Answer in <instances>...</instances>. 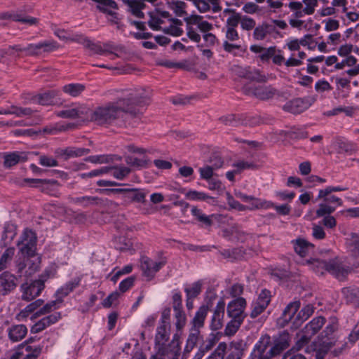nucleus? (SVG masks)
<instances>
[{"label": "nucleus", "instance_id": "nucleus-1", "mask_svg": "<svg viewBox=\"0 0 359 359\" xmlns=\"http://www.w3.org/2000/svg\"><path fill=\"white\" fill-rule=\"evenodd\" d=\"M147 97L142 89L127 90L116 102L97 108L93 113L92 118L99 124L111 123L119 118L123 112H135L133 104H139Z\"/></svg>", "mask_w": 359, "mask_h": 359}, {"label": "nucleus", "instance_id": "nucleus-50", "mask_svg": "<svg viewBox=\"0 0 359 359\" xmlns=\"http://www.w3.org/2000/svg\"><path fill=\"white\" fill-rule=\"evenodd\" d=\"M290 110L292 113H301L307 108V104L300 98L295 99L290 102Z\"/></svg>", "mask_w": 359, "mask_h": 359}, {"label": "nucleus", "instance_id": "nucleus-41", "mask_svg": "<svg viewBox=\"0 0 359 359\" xmlns=\"http://www.w3.org/2000/svg\"><path fill=\"white\" fill-rule=\"evenodd\" d=\"M236 196L239 198L240 199H241L244 202H246V203H250V206L248 207L249 209L250 210H252V209H259V208H262V206H256L255 204L257 203L256 202H259L260 203H262L264 202V200H261L259 198H254L251 196H248L245 194H243L241 192H236Z\"/></svg>", "mask_w": 359, "mask_h": 359}, {"label": "nucleus", "instance_id": "nucleus-54", "mask_svg": "<svg viewBox=\"0 0 359 359\" xmlns=\"http://www.w3.org/2000/svg\"><path fill=\"white\" fill-rule=\"evenodd\" d=\"M318 200H323L326 203L336 206V208L338 206H341L343 204L342 200L341 198L330 194H327L325 196H323L320 198H318V195L316 197V201Z\"/></svg>", "mask_w": 359, "mask_h": 359}, {"label": "nucleus", "instance_id": "nucleus-12", "mask_svg": "<svg viewBox=\"0 0 359 359\" xmlns=\"http://www.w3.org/2000/svg\"><path fill=\"white\" fill-rule=\"evenodd\" d=\"M271 302V293L267 290H262L257 299L252 303L250 316L255 318L262 313Z\"/></svg>", "mask_w": 359, "mask_h": 359}, {"label": "nucleus", "instance_id": "nucleus-9", "mask_svg": "<svg viewBox=\"0 0 359 359\" xmlns=\"http://www.w3.org/2000/svg\"><path fill=\"white\" fill-rule=\"evenodd\" d=\"M180 335L175 334L169 343H165L163 346L156 349L159 354L163 357H169L171 359H178L181 352V343Z\"/></svg>", "mask_w": 359, "mask_h": 359}, {"label": "nucleus", "instance_id": "nucleus-62", "mask_svg": "<svg viewBox=\"0 0 359 359\" xmlns=\"http://www.w3.org/2000/svg\"><path fill=\"white\" fill-rule=\"evenodd\" d=\"M86 161L92 163L102 164L109 163L111 161V158L108 155H95L88 156Z\"/></svg>", "mask_w": 359, "mask_h": 359}, {"label": "nucleus", "instance_id": "nucleus-19", "mask_svg": "<svg viewBox=\"0 0 359 359\" xmlns=\"http://www.w3.org/2000/svg\"><path fill=\"white\" fill-rule=\"evenodd\" d=\"M60 318L61 313L60 312L53 313L39 320L32 326L31 330L34 333L40 332L51 325L56 323Z\"/></svg>", "mask_w": 359, "mask_h": 359}, {"label": "nucleus", "instance_id": "nucleus-53", "mask_svg": "<svg viewBox=\"0 0 359 359\" xmlns=\"http://www.w3.org/2000/svg\"><path fill=\"white\" fill-rule=\"evenodd\" d=\"M226 344L224 342H221L218 344L217 348L215 351L209 355L206 359H224L226 350Z\"/></svg>", "mask_w": 359, "mask_h": 359}, {"label": "nucleus", "instance_id": "nucleus-59", "mask_svg": "<svg viewBox=\"0 0 359 359\" xmlns=\"http://www.w3.org/2000/svg\"><path fill=\"white\" fill-rule=\"evenodd\" d=\"M112 169L113 176L118 180H123L130 172V168L125 166H117Z\"/></svg>", "mask_w": 359, "mask_h": 359}, {"label": "nucleus", "instance_id": "nucleus-51", "mask_svg": "<svg viewBox=\"0 0 359 359\" xmlns=\"http://www.w3.org/2000/svg\"><path fill=\"white\" fill-rule=\"evenodd\" d=\"M185 196L187 199L191 201H206L207 199L210 198V197L205 193L195 190H190L186 192Z\"/></svg>", "mask_w": 359, "mask_h": 359}, {"label": "nucleus", "instance_id": "nucleus-15", "mask_svg": "<svg viewBox=\"0 0 359 359\" xmlns=\"http://www.w3.org/2000/svg\"><path fill=\"white\" fill-rule=\"evenodd\" d=\"M225 306L226 304L224 299H220L214 309L211 318L210 327L212 330L216 331L222 327Z\"/></svg>", "mask_w": 359, "mask_h": 359}, {"label": "nucleus", "instance_id": "nucleus-46", "mask_svg": "<svg viewBox=\"0 0 359 359\" xmlns=\"http://www.w3.org/2000/svg\"><path fill=\"white\" fill-rule=\"evenodd\" d=\"M336 210V206L329 205L325 202L319 204L318 209L316 210L317 217H325L330 215Z\"/></svg>", "mask_w": 359, "mask_h": 359}, {"label": "nucleus", "instance_id": "nucleus-20", "mask_svg": "<svg viewBox=\"0 0 359 359\" xmlns=\"http://www.w3.org/2000/svg\"><path fill=\"white\" fill-rule=\"evenodd\" d=\"M87 109L79 105H74L57 112V116L64 118H76L87 113Z\"/></svg>", "mask_w": 359, "mask_h": 359}, {"label": "nucleus", "instance_id": "nucleus-10", "mask_svg": "<svg viewBox=\"0 0 359 359\" xmlns=\"http://www.w3.org/2000/svg\"><path fill=\"white\" fill-rule=\"evenodd\" d=\"M36 242V236L35 233L30 229H25L18 245L20 246V250L22 254L32 256L35 251Z\"/></svg>", "mask_w": 359, "mask_h": 359}, {"label": "nucleus", "instance_id": "nucleus-23", "mask_svg": "<svg viewBox=\"0 0 359 359\" xmlns=\"http://www.w3.org/2000/svg\"><path fill=\"white\" fill-rule=\"evenodd\" d=\"M170 339V327L158 326L156 330L154 337V348L163 346Z\"/></svg>", "mask_w": 359, "mask_h": 359}, {"label": "nucleus", "instance_id": "nucleus-30", "mask_svg": "<svg viewBox=\"0 0 359 359\" xmlns=\"http://www.w3.org/2000/svg\"><path fill=\"white\" fill-rule=\"evenodd\" d=\"M43 304V301L41 299L36 300L27 305L23 310H22L16 316L19 321L24 320L28 316L34 312L36 309L41 307Z\"/></svg>", "mask_w": 359, "mask_h": 359}, {"label": "nucleus", "instance_id": "nucleus-4", "mask_svg": "<svg viewBox=\"0 0 359 359\" xmlns=\"http://www.w3.org/2000/svg\"><path fill=\"white\" fill-rule=\"evenodd\" d=\"M186 22L187 35L190 40L194 42L199 43L201 36L194 26L197 28L203 34L210 32L213 29V25L207 20H205L203 17L196 14H192L184 18Z\"/></svg>", "mask_w": 359, "mask_h": 359}, {"label": "nucleus", "instance_id": "nucleus-37", "mask_svg": "<svg viewBox=\"0 0 359 359\" xmlns=\"http://www.w3.org/2000/svg\"><path fill=\"white\" fill-rule=\"evenodd\" d=\"M306 57V53L304 51H299L296 57L294 53L291 54L290 57L285 62L287 67H298L302 65L303 60Z\"/></svg>", "mask_w": 359, "mask_h": 359}, {"label": "nucleus", "instance_id": "nucleus-55", "mask_svg": "<svg viewBox=\"0 0 359 359\" xmlns=\"http://www.w3.org/2000/svg\"><path fill=\"white\" fill-rule=\"evenodd\" d=\"M240 24L242 29L250 31L255 28L256 22L253 18L247 15H241Z\"/></svg>", "mask_w": 359, "mask_h": 359}, {"label": "nucleus", "instance_id": "nucleus-36", "mask_svg": "<svg viewBox=\"0 0 359 359\" xmlns=\"http://www.w3.org/2000/svg\"><path fill=\"white\" fill-rule=\"evenodd\" d=\"M203 282L198 280L184 288L187 297L196 298L201 292Z\"/></svg>", "mask_w": 359, "mask_h": 359}, {"label": "nucleus", "instance_id": "nucleus-52", "mask_svg": "<svg viewBox=\"0 0 359 359\" xmlns=\"http://www.w3.org/2000/svg\"><path fill=\"white\" fill-rule=\"evenodd\" d=\"M15 252L13 248L6 250L0 258V271L6 268L8 262L12 259Z\"/></svg>", "mask_w": 359, "mask_h": 359}, {"label": "nucleus", "instance_id": "nucleus-61", "mask_svg": "<svg viewBox=\"0 0 359 359\" xmlns=\"http://www.w3.org/2000/svg\"><path fill=\"white\" fill-rule=\"evenodd\" d=\"M346 190V187L341 186H329L325 189H320L318 191V198L325 196L327 194H331L332 192L342 191Z\"/></svg>", "mask_w": 359, "mask_h": 359}, {"label": "nucleus", "instance_id": "nucleus-11", "mask_svg": "<svg viewBox=\"0 0 359 359\" xmlns=\"http://www.w3.org/2000/svg\"><path fill=\"white\" fill-rule=\"evenodd\" d=\"M96 4V8L100 12L106 14L108 19L114 24L119 22V18L117 13L118 9L116 3L114 0H92Z\"/></svg>", "mask_w": 359, "mask_h": 359}, {"label": "nucleus", "instance_id": "nucleus-64", "mask_svg": "<svg viewBox=\"0 0 359 359\" xmlns=\"http://www.w3.org/2000/svg\"><path fill=\"white\" fill-rule=\"evenodd\" d=\"M286 135L289 137L294 139H304L307 137L308 136L307 133L300 128H293L290 131L287 132Z\"/></svg>", "mask_w": 359, "mask_h": 359}, {"label": "nucleus", "instance_id": "nucleus-17", "mask_svg": "<svg viewBox=\"0 0 359 359\" xmlns=\"http://www.w3.org/2000/svg\"><path fill=\"white\" fill-rule=\"evenodd\" d=\"M16 286V278L14 275L9 272H4L0 275V295L8 294Z\"/></svg>", "mask_w": 359, "mask_h": 359}, {"label": "nucleus", "instance_id": "nucleus-8", "mask_svg": "<svg viewBox=\"0 0 359 359\" xmlns=\"http://www.w3.org/2000/svg\"><path fill=\"white\" fill-rule=\"evenodd\" d=\"M318 6V0H302V1H290L287 7L292 12V16L303 18L313 15Z\"/></svg>", "mask_w": 359, "mask_h": 359}, {"label": "nucleus", "instance_id": "nucleus-58", "mask_svg": "<svg viewBox=\"0 0 359 359\" xmlns=\"http://www.w3.org/2000/svg\"><path fill=\"white\" fill-rule=\"evenodd\" d=\"M323 24H324V29L326 32H330L336 31L339 27V20L334 18H327L323 20Z\"/></svg>", "mask_w": 359, "mask_h": 359}, {"label": "nucleus", "instance_id": "nucleus-32", "mask_svg": "<svg viewBox=\"0 0 359 359\" xmlns=\"http://www.w3.org/2000/svg\"><path fill=\"white\" fill-rule=\"evenodd\" d=\"M342 294L348 303L355 304L359 299V289L355 287H344L341 290Z\"/></svg>", "mask_w": 359, "mask_h": 359}, {"label": "nucleus", "instance_id": "nucleus-25", "mask_svg": "<svg viewBox=\"0 0 359 359\" xmlns=\"http://www.w3.org/2000/svg\"><path fill=\"white\" fill-rule=\"evenodd\" d=\"M274 28L271 25L267 22H262L258 26L255 27L253 31V38L257 41H262L265 39L268 34L273 31Z\"/></svg>", "mask_w": 359, "mask_h": 359}, {"label": "nucleus", "instance_id": "nucleus-45", "mask_svg": "<svg viewBox=\"0 0 359 359\" xmlns=\"http://www.w3.org/2000/svg\"><path fill=\"white\" fill-rule=\"evenodd\" d=\"M243 320L233 318L230 322H229L224 329V334L226 336H233L238 331L239 327L242 323Z\"/></svg>", "mask_w": 359, "mask_h": 359}, {"label": "nucleus", "instance_id": "nucleus-7", "mask_svg": "<svg viewBox=\"0 0 359 359\" xmlns=\"http://www.w3.org/2000/svg\"><path fill=\"white\" fill-rule=\"evenodd\" d=\"M167 259L165 257H159L157 259H152L143 256L140 259V269L143 276L147 280H152L156 273L162 269L166 264Z\"/></svg>", "mask_w": 359, "mask_h": 359}, {"label": "nucleus", "instance_id": "nucleus-3", "mask_svg": "<svg viewBox=\"0 0 359 359\" xmlns=\"http://www.w3.org/2000/svg\"><path fill=\"white\" fill-rule=\"evenodd\" d=\"M271 346V338L269 335H262L255 344L250 354V359H271L280 353L289 346V342L285 337Z\"/></svg>", "mask_w": 359, "mask_h": 359}, {"label": "nucleus", "instance_id": "nucleus-33", "mask_svg": "<svg viewBox=\"0 0 359 359\" xmlns=\"http://www.w3.org/2000/svg\"><path fill=\"white\" fill-rule=\"evenodd\" d=\"M200 331L196 330H190L186 345L184 349V353H189L195 347L199 338Z\"/></svg>", "mask_w": 359, "mask_h": 359}, {"label": "nucleus", "instance_id": "nucleus-28", "mask_svg": "<svg viewBox=\"0 0 359 359\" xmlns=\"http://www.w3.org/2000/svg\"><path fill=\"white\" fill-rule=\"evenodd\" d=\"M294 248L295 252L302 257L309 255L313 251V245L304 239H297Z\"/></svg>", "mask_w": 359, "mask_h": 359}, {"label": "nucleus", "instance_id": "nucleus-60", "mask_svg": "<svg viewBox=\"0 0 359 359\" xmlns=\"http://www.w3.org/2000/svg\"><path fill=\"white\" fill-rule=\"evenodd\" d=\"M332 89L330 83L325 79L318 80L315 84V90L319 93L330 91Z\"/></svg>", "mask_w": 359, "mask_h": 359}, {"label": "nucleus", "instance_id": "nucleus-43", "mask_svg": "<svg viewBox=\"0 0 359 359\" xmlns=\"http://www.w3.org/2000/svg\"><path fill=\"white\" fill-rule=\"evenodd\" d=\"M79 281L71 280L60 288L56 292V297H61V299L69 294L77 285Z\"/></svg>", "mask_w": 359, "mask_h": 359}, {"label": "nucleus", "instance_id": "nucleus-6", "mask_svg": "<svg viewBox=\"0 0 359 359\" xmlns=\"http://www.w3.org/2000/svg\"><path fill=\"white\" fill-rule=\"evenodd\" d=\"M311 264L316 273H323V269L328 271L339 280H344L347 276L348 269L343 267L337 259L326 262L324 260H313Z\"/></svg>", "mask_w": 359, "mask_h": 359}, {"label": "nucleus", "instance_id": "nucleus-39", "mask_svg": "<svg viewBox=\"0 0 359 359\" xmlns=\"http://www.w3.org/2000/svg\"><path fill=\"white\" fill-rule=\"evenodd\" d=\"M85 86L81 83H69L63 86V91L72 97H77L83 90Z\"/></svg>", "mask_w": 359, "mask_h": 359}, {"label": "nucleus", "instance_id": "nucleus-49", "mask_svg": "<svg viewBox=\"0 0 359 359\" xmlns=\"http://www.w3.org/2000/svg\"><path fill=\"white\" fill-rule=\"evenodd\" d=\"M16 235V226L13 224H7L4 227L2 238L6 243L13 240Z\"/></svg>", "mask_w": 359, "mask_h": 359}, {"label": "nucleus", "instance_id": "nucleus-35", "mask_svg": "<svg viewBox=\"0 0 359 359\" xmlns=\"http://www.w3.org/2000/svg\"><path fill=\"white\" fill-rule=\"evenodd\" d=\"M25 157L22 154L13 152L6 154L4 156V165L6 168L12 167L21 161H25Z\"/></svg>", "mask_w": 359, "mask_h": 359}, {"label": "nucleus", "instance_id": "nucleus-22", "mask_svg": "<svg viewBox=\"0 0 359 359\" xmlns=\"http://www.w3.org/2000/svg\"><path fill=\"white\" fill-rule=\"evenodd\" d=\"M8 338L13 342L22 340L27 333V328L24 325H13L8 327Z\"/></svg>", "mask_w": 359, "mask_h": 359}, {"label": "nucleus", "instance_id": "nucleus-16", "mask_svg": "<svg viewBox=\"0 0 359 359\" xmlns=\"http://www.w3.org/2000/svg\"><path fill=\"white\" fill-rule=\"evenodd\" d=\"M245 306L246 301L244 298L233 299L227 305V314L230 318L243 320V313Z\"/></svg>", "mask_w": 359, "mask_h": 359}, {"label": "nucleus", "instance_id": "nucleus-2", "mask_svg": "<svg viewBox=\"0 0 359 359\" xmlns=\"http://www.w3.org/2000/svg\"><path fill=\"white\" fill-rule=\"evenodd\" d=\"M299 301H294L288 304L278 319V324L282 327L290 324L292 329L300 327L313 313L314 306L307 304L299 311Z\"/></svg>", "mask_w": 359, "mask_h": 359}, {"label": "nucleus", "instance_id": "nucleus-24", "mask_svg": "<svg viewBox=\"0 0 359 359\" xmlns=\"http://www.w3.org/2000/svg\"><path fill=\"white\" fill-rule=\"evenodd\" d=\"M247 93L248 95H254L259 99L266 100L272 97L274 92L269 87L259 86L257 87L250 88L248 90Z\"/></svg>", "mask_w": 359, "mask_h": 359}, {"label": "nucleus", "instance_id": "nucleus-31", "mask_svg": "<svg viewBox=\"0 0 359 359\" xmlns=\"http://www.w3.org/2000/svg\"><path fill=\"white\" fill-rule=\"evenodd\" d=\"M130 8L132 14L137 18H142L144 14L142 10L144 8L145 4L142 0H124Z\"/></svg>", "mask_w": 359, "mask_h": 359}, {"label": "nucleus", "instance_id": "nucleus-38", "mask_svg": "<svg viewBox=\"0 0 359 359\" xmlns=\"http://www.w3.org/2000/svg\"><path fill=\"white\" fill-rule=\"evenodd\" d=\"M55 96L56 93L55 91H48L36 95L34 100L40 104L49 105L53 103Z\"/></svg>", "mask_w": 359, "mask_h": 359}, {"label": "nucleus", "instance_id": "nucleus-13", "mask_svg": "<svg viewBox=\"0 0 359 359\" xmlns=\"http://www.w3.org/2000/svg\"><path fill=\"white\" fill-rule=\"evenodd\" d=\"M21 288L22 290V299L31 301L40 294L44 288V283L43 280H36L29 284H23Z\"/></svg>", "mask_w": 359, "mask_h": 359}, {"label": "nucleus", "instance_id": "nucleus-29", "mask_svg": "<svg viewBox=\"0 0 359 359\" xmlns=\"http://www.w3.org/2000/svg\"><path fill=\"white\" fill-rule=\"evenodd\" d=\"M223 13L229 14V17L226 22V28L236 29L238 25L241 22L242 15L230 8L224 9Z\"/></svg>", "mask_w": 359, "mask_h": 359}, {"label": "nucleus", "instance_id": "nucleus-21", "mask_svg": "<svg viewBox=\"0 0 359 359\" xmlns=\"http://www.w3.org/2000/svg\"><path fill=\"white\" fill-rule=\"evenodd\" d=\"M168 13L163 12L159 13H151L149 15V20L148 25L149 27L154 31H160L164 27L162 25L165 24V18L168 19Z\"/></svg>", "mask_w": 359, "mask_h": 359}, {"label": "nucleus", "instance_id": "nucleus-47", "mask_svg": "<svg viewBox=\"0 0 359 359\" xmlns=\"http://www.w3.org/2000/svg\"><path fill=\"white\" fill-rule=\"evenodd\" d=\"M90 150L84 148H67L62 151L66 158L81 156L88 154Z\"/></svg>", "mask_w": 359, "mask_h": 359}, {"label": "nucleus", "instance_id": "nucleus-42", "mask_svg": "<svg viewBox=\"0 0 359 359\" xmlns=\"http://www.w3.org/2000/svg\"><path fill=\"white\" fill-rule=\"evenodd\" d=\"M192 215L200 222L209 226L212 224V221L209 216L203 214L202 210L196 206H193L191 210Z\"/></svg>", "mask_w": 359, "mask_h": 359}, {"label": "nucleus", "instance_id": "nucleus-27", "mask_svg": "<svg viewBox=\"0 0 359 359\" xmlns=\"http://www.w3.org/2000/svg\"><path fill=\"white\" fill-rule=\"evenodd\" d=\"M170 25L168 27H164L162 31L168 34H170L174 36H180L182 34L183 30L181 28L182 22L179 19H168Z\"/></svg>", "mask_w": 359, "mask_h": 359}, {"label": "nucleus", "instance_id": "nucleus-5", "mask_svg": "<svg viewBox=\"0 0 359 359\" xmlns=\"http://www.w3.org/2000/svg\"><path fill=\"white\" fill-rule=\"evenodd\" d=\"M325 323V319L322 316L314 318L306 324L301 332L297 333V341L294 348H296L297 351L302 349L309 342L311 337L320 330Z\"/></svg>", "mask_w": 359, "mask_h": 359}, {"label": "nucleus", "instance_id": "nucleus-63", "mask_svg": "<svg viewBox=\"0 0 359 359\" xmlns=\"http://www.w3.org/2000/svg\"><path fill=\"white\" fill-rule=\"evenodd\" d=\"M26 351L29 352L23 359H36L41 352L40 346H27Z\"/></svg>", "mask_w": 359, "mask_h": 359}, {"label": "nucleus", "instance_id": "nucleus-40", "mask_svg": "<svg viewBox=\"0 0 359 359\" xmlns=\"http://www.w3.org/2000/svg\"><path fill=\"white\" fill-rule=\"evenodd\" d=\"M62 301L61 297H56V299L48 302L36 313L38 316L49 313L60 307Z\"/></svg>", "mask_w": 359, "mask_h": 359}, {"label": "nucleus", "instance_id": "nucleus-26", "mask_svg": "<svg viewBox=\"0 0 359 359\" xmlns=\"http://www.w3.org/2000/svg\"><path fill=\"white\" fill-rule=\"evenodd\" d=\"M256 206H262V208L269 209L273 208L276 212L280 215H288L291 211V207L288 204L276 205L268 201H264L262 203L256 202Z\"/></svg>", "mask_w": 359, "mask_h": 359}, {"label": "nucleus", "instance_id": "nucleus-56", "mask_svg": "<svg viewBox=\"0 0 359 359\" xmlns=\"http://www.w3.org/2000/svg\"><path fill=\"white\" fill-rule=\"evenodd\" d=\"M337 328V323L334 321H332L331 323L328 324L323 333L325 334L327 339H324L322 341V345L324 346H327L331 344L330 341L329 336L331 335Z\"/></svg>", "mask_w": 359, "mask_h": 359}, {"label": "nucleus", "instance_id": "nucleus-57", "mask_svg": "<svg viewBox=\"0 0 359 359\" xmlns=\"http://www.w3.org/2000/svg\"><path fill=\"white\" fill-rule=\"evenodd\" d=\"M266 3L271 13H278L282 11L284 4L280 0H266Z\"/></svg>", "mask_w": 359, "mask_h": 359}, {"label": "nucleus", "instance_id": "nucleus-34", "mask_svg": "<svg viewBox=\"0 0 359 359\" xmlns=\"http://www.w3.org/2000/svg\"><path fill=\"white\" fill-rule=\"evenodd\" d=\"M346 243L354 255H359V234L356 233H351L346 238Z\"/></svg>", "mask_w": 359, "mask_h": 359}, {"label": "nucleus", "instance_id": "nucleus-18", "mask_svg": "<svg viewBox=\"0 0 359 359\" xmlns=\"http://www.w3.org/2000/svg\"><path fill=\"white\" fill-rule=\"evenodd\" d=\"M57 48L56 42L54 41H44L36 44H29L26 47L19 48L18 50L20 51L27 52L28 54L34 55L38 54L41 50L43 51H51Z\"/></svg>", "mask_w": 359, "mask_h": 359}, {"label": "nucleus", "instance_id": "nucleus-14", "mask_svg": "<svg viewBox=\"0 0 359 359\" xmlns=\"http://www.w3.org/2000/svg\"><path fill=\"white\" fill-rule=\"evenodd\" d=\"M216 298V294H212L210 297V302ZM211 303L208 302L206 305L201 306L196 312L195 316L191 321L192 327L191 330H196L200 331V329L204 326L205 320L207 317L209 307L211 306Z\"/></svg>", "mask_w": 359, "mask_h": 359}, {"label": "nucleus", "instance_id": "nucleus-48", "mask_svg": "<svg viewBox=\"0 0 359 359\" xmlns=\"http://www.w3.org/2000/svg\"><path fill=\"white\" fill-rule=\"evenodd\" d=\"M352 52L358 53L359 48L351 43L342 44L339 47L337 50L338 55L341 57H348Z\"/></svg>", "mask_w": 359, "mask_h": 359}, {"label": "nucleus", "instance_id": "nucleus-44", "mask_svg": "<svg viewBox=\"0 0 359 359\" xmlns=\"http://www.w3.org/2000/svg\"><path fill=\"white\" fill-rule=\"evenodd\" d=\"M174 312H175L174 317L175 319V325L176 329L177 330H181L184 327L186 323H187L186 314L183 311L182 309H177V310H174Z\"/></svg>", "mask_w": 359, "mask_h": 359}]
</instances>
